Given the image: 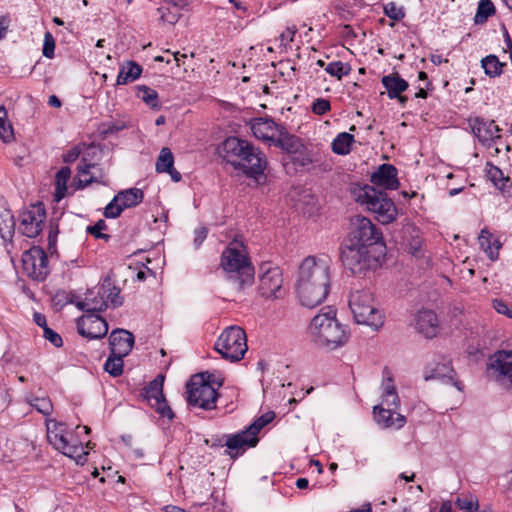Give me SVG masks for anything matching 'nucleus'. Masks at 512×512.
<instances>
[{"instance_id":"nucleus-1","label":"nucleus","mask_w":512,"mask_h":512,"mask_svg":"<svg viewBox=\"0 0 512 512\" xmlns=\"http://www.w3.org/2000/svg\"><path fill=\"white\" fill-rule=\"evenodd\" d=\"M330 289V267L326 260L313 256L305 258L298 271L295 284L297 298L302 306L320 305Z\"/></svg>"},{"instance_id":"nucleus-2","label":"nucleus","mask_w":512,"mask_h":512,"mask_svg":"<svg viewBox=\"0 0 512 512\" xmlns=\"http://www.w3.org/2000/svg\"><path fill=\"white\" fill-rule=\"evenodd\" d=\"M220 154L235 167H242L244 173L252 178L263 174L266 167L264 155L248 141L238 137L225 139L220 147Z\"/></svg>"},{"instance_id":"nucleus-3","label":"nucleus","mask_w":512,"mask_h":512,"mask_svg":"<svg viewBox=\"0 0 512 512\" xmlns=\"http://www.w3.org/2000/svg\"><path fill=\"white\" fill-rule=\"evenodd\" d=\"M311 341L329 350H335L349 339L346 328L336 319V312L329 309L314 316L308 327Z\"/></svg>"},{"instance_id":"nucleus-4","label":"nucleus","mask_w":512,"mask_h":512,"mask_svg":"<svg viewBox=\"0 0 512 512\" xmlns=\"http://www.w3.org/2000/svg\"><path fill=\"white\" fill-rule=\"evenodd\" d=\"M221 267L237 291L251 286L254 281V268L248 258L244 245L233 240L223 251Z\"/></svg>"},{"instance_id":"nucleus-5","label":"nucleus","mask_w":512,"mask_h":512,"mask_svg":"<svg viewBox=\"0 0 512 512\" xmlns=\"http://www.w3.org/2000/svg\"><path fill=\"white\" fill-rule=\"evenodd\" d=\"M355 200L365 205L375 214L376 219L382 224H389L396 219L397 209L386 192L380 191L374 186L364 185L353 190Z\"/></svg>"},{"instance_id":"nucleus-6","label":"nucleus","mask_w":512,"mask_h":512,"mask_svg":"<svg viewBox=\"0 0 512 512\" xmlns=\"http://www.w3.org/2000/svg\"><path fill=\"white\" fill-rule=\"evenodd\" d=\"M348 305L356 323L378 329L383 325V315L375 306L372 293L363 288L351 290Z\"/></svg>"},{"instance_id":"nucleus-7","label":"nucleus","mask_w":512,"mask_h":512,"mask_svg":"<svg viewBox=\"0 0 512 512\" xmlns=\"http://www.w3.org/2000/svg\"><path fill=\"white\" fill-rule=\"evenodd\" d=\"M122 303L123 298L120 296V289L107 277L99 286L88 290L83 300L78 301L76 306L86 313H99L109 306L115 308L122 305Z\"/></svg>"},{"instance_id":"nucleus-8","label":"nucleus","mask_w":512,"mask_h":512,"mask_svg":"<svg viewBox=\"0 0 512 512\" xmlns=\"http://www.w3.org/2000/svg\"><path fill=\"white\" fill-rule=\"evenodd\" d=\"M49 443L63 455L74 459L77 464L86 461L87 452L83 445L68 430L65 424L52 421L47 424Z\"/></svg>"},{"instance_id":"nucleus-9","label":"nucleus","mask_w":512,"mask_h":512,"mask_svg":"<svg viewBox=\"0 0 512 512\" xmlns=\"http://www.w3.org/2000/svg\"><path fill=\"white\" fill-rule=\"evenodd\" d=\"M275 418V413L269 411L258 417L250 426L246 429L231 434L227 437L226 447L228 448L227 454L231 458L237 457L242 454L246 447H254L258 443V433L272 422Z\"/></svg>"},{"instance_id":"nucleus-10","label":"nucleus","mask_w":512,"mask_h":512,"mask_svg":"<svg viewBox=\"0 0 512 512\" xmlns=\"http://www.w3.org/2000/svg\"><path fill=\"white\" fill-rule=\"evenodd\" d=\"M247 338L245 331L238 326H230L226 328L218 337L215 343V350L221 356L236 362L241 360L247 352Z\"/></svg>"},{"instance_id":"nucleus-11","label":"nucleus","mask_w":512,"mask_h":512,"mask_svg":"<svg viewBox=\"0 0 512 512\" xmlns=\"http://www.w3.org/2000/svg\"><path fill=\"white\" fill-rule=\"evenodd\" d=\"M189 405L204 410L216 408L218 394L203 374L194 375L186 385Z\"/></svg>"},{"instance_id":"nucleus-12","label":"nucleus","mask_w":512,"mask_h":512,"mask_svg":"<svg viewBox=\"0 0 512 512\" xmlns=\"http://www.w3.org/2000/svg\"><path fill=\"white\" fill-rule=\"evenodd\" d=\"M341 260L353 274H361L378 264V257L372 254V249L348 242L342 248Z\"/></svg>"},{"instance_id":"nucleus-13","label":"nucleus","mask_w":512,"mask_h":512,"mask_svg":"<svg viewBox=\"0 0 512 512\" xmlns=\"http://www.w3.org/2000/svg\"><path fill=\"white\" fill-rule=\"evenodd\" d=\"M352 226L353 228L346 242L359 246L364 245L370 249H373V246L379 243L383 244L382 233L370 219L360 215L355 216L352 219Z\"/></svg>"},{"instance_id":"nucleus-14","label":"nucleus","mask_w":512,"mask_h":512,"mask_svg":"<svg viewBox=\"0 0 512 512\" xmlns=\"http://www.w3.org/2000/svg\"><path fill=\"white\" fill-rule=\"evenodd\" d=\"M487 373L500 386L512 390V351L494 353L489 359Z\"/></svg>"},{"instance_id":"nucleus-15","label":"nucleus","mask_w":512,"mask_h":512,"mask_svg":"<svg viewBox=\"0 0 512 512\" xmlns=\"http://www.w3.org/2000/svg\"><path fill=\"white\" fill-rule=\"evenodd\" d=\"M22 265L28 277L36 281H43L48 273V258L40 247H32L22 255Z\"/></svg>"},{"instance_id":"nucleus-16","label":"nucleus","mask_w":512,"mask_h":512,"mask_svg":"<svg viewBox=\"0 0 512 512\" xmlns=\"http://www.w3.org/2000/svg\"><path fill=\"white\" fill-rule=\"evenodd\" d=\"M455 377L456 372L452 367L451 360L445 356H435L424 370V379L426 381L437 380L444 384L450 383L458 390H461L460 383Z\"/></svg>"},{"instance_id":"nucleus-17","label":"nucleus","mask_w":512,"mask_h":512,"mask_svg":"<svg viewBox=\"0 0 512 512\" xmlns=\"http://www.w3.org/2000/svg\"><path fill=\"white\" fill-rule=\"evenodd\" d=\"M144 193L139 188H130L118 192L104 209L106 218L115 219L123 210L137 206L143 201Z\"/></svg>"},{"instance_id":"nucleus-18","label":"nucleus","mask_w":512,"mask_h":512,"mask_svg":"<svg viewBox=\"0 0 512 512\" xmlns=\"http://www.w3.org/2000/svg\"><path fill=\"white\" fill-rule=\"evenodd\" d=\"M45 218L46 213L42 205H32L21 213L19 231L29 238H34L42 231Z\"/></svg>"},{"instance_id":"nucleus-19","label":"nucleus","mask_w":512,"mask_h":512,"mask_svg":"<svg viewBox=\"0 0 512 512\" xmlns=\"http://www.w3.org/2000/svg\"><path fill=\"white\" fill-rule=\"evenodd\" d=\"M77 330L83 337L92 340L103 338L108 332V323L98 313L90 312L77 320Z\"/></svg>"},{"instance_id":"nucleus-20","label":"nucleus","mask_w":512,"mask_h":512,"mask_svg":"<svg viewBox=\"0 0 512 512\" xmlns=\"http://www.w3.org/2000/svg\"><path fill=\"white\" fill-rule=\"evenodd\" d=\"M283 278L278 267H269L259 278V291L263 297H280Z\"/></svg>"},{"instance_id":"nucleus-21","label":"nucleus","mask_w":512,"mask_h":512,"mask_svg":"<svg viewBox=\"0 0 512 512\" xmlns=\"http://www.w3.org/2000/svg\"><path fill=\"white\" fill-rule=\"evenodd\" d=\"M78 188H85L92 183H99L102 185H106L105 174L98 165L93 163H88L85 158L81 159V162L78 165Z\"/></svg>"},{"instance_id":"nucleus-22","label":"nucleus","mask_w":512,"mask_h":512,"mask_svg":"<svg viewBox=\"0 0 512 512\" xmlns=\"http://www.w3.org/2000/svg\"><path fill=\"white\" fill-rule=\"evenodd\" d=\"M110 350L113 355L125 357L134 345V336L124 329H115L109 336Z\"/></svg>"},{"instance_id":"nucleus-23","label":"nucleus","mask_w":512,"mask_h":512,"mask_svg":"<svg viewBox=\"0 0 512 512\" xmlns=\"http://www.w3.org/2000/svg\"><path fill=\"white\" fill-rule=\"evenodd\" d=\"M370 181L374 186L395 190L399 186L397 169L393 165L382 164L377 171L371 175Z\"/></svg>"},{"instance_id":"nucleus-24","label":"nucleus","mask_w":512,"mask_h":512,"mask_svg":"<svg viewBox=\"0 0 512 512\" xmlns=\"http://www.w3.org/2000/svg\"><path fill=\"white\" fill-rule=\"evenodd\" d=\"M282 128L272 119L256 118L251 123V130L256 138L273 143Z\"/></svg>"},{"instance_id":"nucleus-25","label":"nucleus","mask_w":512,"mask_h":512,"mask_svg":"<svg viewBox=\"0 0 512 512\" xmlns=\"http://www.w3.org/2000/svg\"><path fill=\"white\" fill-rule=\"evenodd\" d=\"M393 407L385 405H377L374 407V418L376 422L384 428L395 427L401 428L406 422L405 416L395 412Z\"/></svg>"},{"instance_id":"nucleus-26","label":"nucleus","mask_w":512,"mask_h":512,"mask_svg":"<svg viewBox=\"0 0 512 512\" xmlns=\"http://www.w3.org/2000/svg\"><path fill=\"white\" fill-rule=\"evenodd\" d=\"M415 327L426 338H433L439 332L438 317L432 310H421L416 315Z\"/></svg>"},{"instance_id":"nucleus-27","label":"nucleus","mask_w":512,"mask_h":512,"mask_svg":"<svg viewBox=\"0 0 512 512\" xmlns=\"http://www.w3.org/2000/svg\"><path fill=\"white\" fill-rule=\"evenodd\" d=\"M382 402L381 405H385L387 407H393L394 409H398L400 406V398L398 396L396 386L394 385L393 379L387 371L384 370V379L382 382Z\"/></svg>"},{"instance_id":"nucleus-28","label":"nucleus","mask_w":512,"mask_h":512,"mask_svg":"<svg viewBox=\"0 0 512 512\" xmlns=\"http://www.w3.org/2000/svg\"><path fill=\"white\" fill-rule=\"evenodd\" d=\"M382 85L386 88L388 97L394 99L406 91L409 87L408 82L400 77L398 73L385 75L381 79Z\"/></svg>"},{"instance_id":"nucleus-29","label":"nucleus","mask_w":512,"mask_h":512,"mask_svg":"<svg viewBox=\"0 0 512 512\" xmlns=\"http://www.w3.org/2000/svg\"><path fill=\"white\" fill-rule=\"evenodd\" d=\"M479 244L481 249L488 255L490 260L495 261L499 257V249L502 244L488 230L483 229L479 235Z\"/></svg>"},{"instance_id":"nucleus-30","label":"nucleus","mask_w":512,"mask_h":512,"mask_svg":"<svg viewBox=\"0 0 512 512\" xmlns=\"http://www.w3.org/2000/svg\"><path fill=\"white\" fill-rule=\"evenodd\" d=\"M142 67L134 61H127L120 67L119 74L116 79L117 85H126L135 81L141 76Z\"/></svg>"},{"instance_id":"nucleus-31","label":"nucleus","mask_w":512,"mask_h":512,"mask_svg":"<svg viewBox=\"0 0 512 512\" xmlns=\"http://www.w3.org/2000/svg\"><path fill=\"white\" fill-rule=\"evenodd\" d=\"M471 129L473 134L479 139L482 143H487L497 137L498 129L493 123L487 124L482 120L475 119L471 123Z\"/></svg>"},{"instance_id":"nucleus-32","label":"nucleus","mask_w":512,"mask_h":512,"mask_svg":"<svg viewBox=\"0 0 512 512\" xmlns=\"http://www.w3.org/2000/svg\"><path fill=\"white\" fill-rule=\"evenodd\" d=\"M15 230V220L11 211L6 207L5 202L0 201V236L6 240L10 239Z\"/></svg>"},{"instance_id":"nucleus-33","label":"nucleus","mask_w":512,"mask_h":512,"mask_svg":"<svg viewBox=\"0 0 512 512\" xmlns=\"http://www.w3.org/2000/svg\"><path fill=\"white\" fill-rule=\"evenodd\" d=\"M274 144L285 150L289 157L304 146L298 137L289 134L284 128L281 129Z\"/></svg>"},{"instance_id":"nucleus-34","label":"nucleus","mask_w":512,"mask_h":512,"mask_svg":"<svg viewBox=\"0 0 512 512\" xmlns=\"http://www.w3.org/2000/svg\"><path fill=\"white\" fill-rule=\"evenodd\" d=\"M164 376L158 375L154 380L149 382L142 391V396L151 405L156 400L162 398L163 395Z\"/></svg>"},{"instance_id":"nucleus-35","label":"nucleus","mask_w":512,"mask_h":512,"mask_svg":"<svg viewBox=\"0 0 512 512\" xmlns=\"http://www.w3.org/2000/svg\"><path fill=\"white\" fill-rule=\"evenodd\" d=\"M71 176V169L68 166L62 167L55 176L54 199L59 202L66 196L67 182Z\"/></svg>"},{"instance_id":"nucleus-36","label":"nucleus","mask_w":512,"mask_h":512,"mask_svg":"<svg viewBox=\"0 0 512 512\" xmlns=\"http://www.w3.org/2000/svg\"><path fill=\"white\" fill-rule=\"evenodd\" d=\"M354 136L347 132H342L336 136L332 141V151L338 155H346L351 150V145L354 143Z\"/></svg>"},{"instance_id":"nucleus-37","label":"nucleus","mask_w":512,"mask_h":512,"mask_svg":"<svg viewBox=\"0 0 512 512\" xmlns=\"http://www.w3.org/2000/svg\"><path fill=\"white\" fill-rule=\"evenodd\" d=\"M157 12L159 13V20L162 23L171 25L175 24L181 16V12L177 6H171V0H166L165 5L159 7Z\"/></svg>"},{"instance_id":"nucleus-38","label":"nucleus","mask_w":512,"mask_h":512,"mask_svg":"<svg viewBox=\"0 0 512 512\" xmlns=\"http://www.w3.org/2000/svg\"><path fill=\"white\" fill-rule=\"evenodd\" d=\"M481 64L485 73L490 77L499 76L502 73V68L505 66V63L500 62L495 55L484 57L481 60Z\"/></svg>"},{"instance_id":"nucleus-39","label":"nucleus","mask_w":512,"mask_h":512,"mask_svg":"<svg viewBox=\"0 0 512 512\" xmlns=\"http://www.w3.org/2000/svg\"><path fill=\"white\" fill-rule=\"evenodd\" d=\"M0 139L5 143L14 140L13 128L8 121L7 110L4 106H0Z\"/></svg>"},{"instance_id":"nucleus-40","label":"nucleus","mask_w":512,"mask_h":512,"mask_svg":"<svg viewBox=\"0 0 512 512\" xmlns=\"http://www.w3.org/2000/svg\"><path fill=\"white\" fill-rule=\"evenodd\" d=\"M495 14V6L491 0H480L474 22L483 24L489 17Z\"/></svg>"},{"instance_id":"nucleus-41","label":"nucleus","mask_w":512,"mask_h":512,"mask_svg":"<svg viewBox=\"0 0 512 512\" xmlns=\"http://www.w3.org/2000/svg\"><path fill=\"white\" fill-rule=\"evenodd\" d=\"M174 165V156L168 147H163L156 161L155 169L158 173L169 171Z\"/></svg>"},{"instance_id":"nucleus-42","label":"nucleus","mask_w":512,"mask_h":512,"mask_svg":"<svg viewBox=\"0 0 512 512\" xmlns=\"http://www.w3.org/2000/svg\"><path fill=\"white\" fill-rule=\"evenodd\" d=\"M290 160L294 163L296 168H306L313 163L314 159L310 151L305 146L301 147L297 152L292 154Z\"/></svg>"},{"instance_id":"nucleus-43","label":"nucleus","mask_w":512,"mask_h":512,"mask_svg":"<svg viewBox=\"0 0 512 512\" xmlns=\"http://www.w3.org/2000/svg\"><path fill=\"white\" fill-rule=\"evenodd\" d=\"M138 97L143 100L147 105H149L153 109H159L160 105L157 101L158 93L156 90L142 85L138 87Z\"/></svg>"},{"instance_id":"nucleus-44","label":"nucleus","mask_w":512,"mask_h":512,"mask_svg":"<svg viewBox=\"0 0 512 512\" xmlns=\"http://www.w3.org/2000/svg\"><path fill=\"white\" fill-rule=\"evenodd\" d=\"M104 369L113 377L120 376L123 373V357L111 353L104 364Z\"/></svg>"},{"instance_id":"nucleus-45","label":"nucleus","mask_w":512,"mask_h":512,"mask_svg":"<svg viewBox=\"0 0 512 512\" xmlns=\"http://www.w3.org/2000/svg\"><path fill=\"white\" fill-rule=\"evenodd\" d=\"M486 172L487 177L497 188L501 190L505 188L506 182L509 181V178L504 176V173L500 168H498L495 165L489 164Z\"/></svg>"},{"instance_id":"nucleus-46","label":"nucleus","mask_w":512,"mask_h":512,"mask_svg":"<svg viewBox=\"0 0 512 512\" xmlns=\"http://www.w3.org/2000/svg\"><path fill=\"white\" fill-rule=\"evenodd\" d=\"M455 505L465 512H477L479 508L478 498L474 495L458 497Z\"/></svg>"},{"instance_id":"nucleus-47","label":"nucleus","mask_w":512,"mask_h":512,"mask_svg":"<svg viewBox=\"0 0 512 512\" xmlns=\"http://www.w3.org/2000/svg\"><path fill=\"white\" fill-rule=\"evenodd\" d=\"M325 71L331 76L341 79L343 76H346L351 72V67L348 63L336 61L329 63L326 66Z\"/></svg>"},{"instance_id":"nucleus-48","label":"nucleus","mask_w":512,"mask_h":512,"mask_svg":"<svg viewBox=\"0 0 512 512\" xmlns=\"http://www.w3.org/2000/svg\"><path fill=\"white\" fill-rule=\"evenodd\" d=\"M29 402L32 407L45 416L50 415L52 412L53 406L49 398L34 397Z\"/></svg>"},{"instance_id":"nucleus-49","label":"nucleus","mask_w":512,"mask_h":512,"mask_svg":"<svg viewBox=\"0 0 512 512\" xmlns=\"http://www.w3.org/2000/svg\"><path fill=\"white\" fill-rule=\"evenodd\" d=\"M384 13L394 21H400L405 17L404 8L402 6H398L395 2L385 4Z\"/></svg>"},{"instance_id":"nucleus-50","label":"nucleus","mask_w":512,"mask_h":512,"mask_svg":"<svg viewBox=\"0 0 512 512\" xmlns=\"http://www.w3.org/2000/svg\"><path fill=\"white\" fill-rule=\"evenodd\" d=\"M152 408L156 410L157 413H159L162 417H167L169 419H173L174 413L172 412L171 408L169 407L165 397L156 400L150 405Z\"/></svg>"},{"instance_id":"nucleus-51","label":"nucleus","mask_w":512,"mask_h":512,"mask_svg":"<svg viewBox=\"0 0 512 512\" xmlns=\"http://www.w3.org/2000/svg\"><path fill=\"white\" fill-rule=\"evenodd\" d=\"M55 40L50 32H46L44 35L43 43V55L49 59L54 57Z\"/></svg>"},{"instance_id":"nucleus-52","label":"nucleus","mask_w":512,"mask_h":512,"mask_svg":"<svg viewBox=\"0 0 512 512\" xmlns=\"http://www.w3.org/2000/svg\"><path fill=\"white\" fill-rule=\"evenodd\" d=\"M330 102L324 98H318L313 102L312 111L317 115H323L330 110Z\"/></svg>"},{"instance_id":"nucleus-53","label":"nucleus","mask_w":512,"mask_h":512,"mask_svg":"<svg viewBox=\"0 0 512 512\" xmlns=\"http://www.w3.org/2000/svg\"><path fill=\"white\" fill-rule=\"evenodd\" d=\"M43 336L46 340H48L50 343H52L55 347L62 346V338L61 336L52 330L49 327H45V330L43 331Z\"/></svg>"},{"instance_id":"nucleus-54","label":"nucleus","mask_w":512,"mask_h":512,"mask_svg":"<svg viewBox=\"0 0 512 512\" xmlns=\"http://www.w3.org/2000/svg\"><path fill=\"white\" fill-rule=\"evenodd\" d=\"M106 227L105 222L103 220H99L95 225L88 226L87 232L95 236L96 238H104L108 239L110 236L107 234H103L101 231Z\"/></svg>"},{"instance_id":"nucleus-55","label":"nucleus","mask_w":512,"mask_h":512,"mask_svg":"<svg viewBox=\"0 0 512 512\" xmlns=\"http://www.w3.org/2000/svg\"><path fill=\"white\" fill-rule=\"evenodd\" d=\"M493 308L500 314L506 315L507 317H512V308H509L507 303H505L501 299H494L492 301Z\"/></svg>"},{"instance_id":"nucleus-56","label":"nucleus","mask_w":512,"mask_h":512,"mask_svg":"<svg viewBox=\"0 0 512 512\" xmlns=\"http://www.w3.org/2000/svg\"><path fill=\"white\" fill-rule=\"evenodd\" d=\"M297 32V28L295 26L287 27L285 31H283L280 35V42L283 46H288L294 39V36Z\"/></svg>"},{"instance_id":"nucleus-57","label":"nucleus","mask_w":512,"mask_h":512,"mask_svg":"<svg viewBox=\"0 0 512 512\" xmlns=\"http://www.w3.org/2000/svg\"><path fill=\"white\" fill-rule=\"evenodd\" d=\"M80 154V146H74L63 154L62 159L65 163H73L79 158Z\"/></svg>"},{"instance_id":"nucleus-58","label":"nucleus","mask_w":512,"mask_h":512,"mask_svg":"<svg viewBox=\"0 0 512 512\" xmlns=\"http://www.w3.org/2000/svg\"><path fill=\"white\" fill-rule=\"evenodd\" d=\"M229 435H223L222 437L219 436H212L209 439L205 440L206 445L210 446L211 448H219L226 446V440Z\"/></svg>"},{"instance_id":"nucleus-59","label":"nucleus","mask_w":512,"mask_h":512,"mask_svg":"<svg viewBox=\"0 0 512 512\" xmlns=\"http://www.w3.org/2000/svg\"><path fill=\"white\" fill-rule=\"evenodd\" d=\"M208 230L206 227H200L195 230L194 245L198 248L206 239Z\"/></svg>"},{"instance_id":"nucleus-60","label":"nucleus","mask_w":512,"mask_h":512,"mask_svg":"<svg viewBox=\"0 0 512 512\" xmlns=\"http://www.w3.org/2000/svg\"><path fill=\"white\" fill-rule=\"evenodd\" d=\"M34 322L39 326L43 328V331L45 330V327H48L46 324V317L41 313H34Z\"/></svg>"},{"instance_id":"nucleus-61","label":"nucleus","mask_w":512,"mask_h":512,"mask_svg":"<svg viewBox=\"0 0 512 512\" xmlns=\"http://www.w3.org/2000/svg\"><path fill=\"white\" fill-rule=\"evenodd\" d=\"M164 173H168L171 177V179L174 181V182H179L182 178L180 172H178L175 168H174V165L172 166L171 169H169V171H165Z\"/></svg>"},{"instance_id":"nucleus-62","label":"nucleus","mask_w":512,"mask_h":512,"mask_svg":"<svg viewBox=\"0 0 512 512\" xmlns=\"http://www.w3.org/2000/svg\"><path fill=\"white\" fill-rule=\"evenodd\" d=\"M503 36H504V41L507 45V49L510 53V52H512V39H511L505 26H503Z\"/></svg>"},{"instance_id":"nucleus-63","label":"nucleus","mask_w":512,"mask_h":512,"mask_svg":"<svg viewBox=\"0 0 512 512\" xmlns=\"http://www.w3.org/2000/svg\"><path fill=\"white\" fill-rule=\"evenodd\" d=\"M48 104L54 108H60L62 105L61 100L56 95L49 96Z\"/></svg>"},{"instance_id":"nucleus-64","label":"nucleus","mask_w":512,"mask_h":512,"mask_svg":"<svg viewBox=\"0 0 512 512\" xmlns=\"http://www.w3.org/2000/svg\"><path fill=\"white\" fill-rule=\"evenodd\" d=\"M164 511L165 512H186L184 509L178 507V506H173V505H167L164 507Z\"/></svg>"}]
</instances>
